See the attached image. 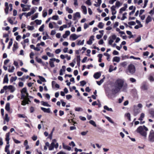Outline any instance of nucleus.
Returning a JSON list of instances; mask_svg holds the SVG:
<instances>
[{"label":"nucleus","mask_w":154,"mask_h":154,"mask_svg":"<svg viewBox=\"0 0 154 154\" xmlns=\"http://www.w3.org/2000/svg\"><path fill=\"white\" fill-rule=\"evenodd\" d=\"M137 132L139 133L142 137L145 140H146L147 132L143 130V128L142 126L139 127L136 130Z\"/></svg>","instance_id":"f257e3e1"},{"label":"nucleus","mask_w":154,"mask_h":154,"mask_svg":"<svg viewBox=\"0 0 154 154\" xmlns=\"http://www.w3.org/2000/svg\"><path fill=\"white\" fill-rule=\"evenodd\" d=\"M124 81L122 79H118L115 82V87H118L119 89H121L123 86Z\"/></svg>","instance_id":"f03ea898"},{"label":"nucleus","mask_w":154,"mask_h":154,"mask_svg":"<svg viewBox=\"0 0 154 154\" xmlns=\"http://www.w3.org/2000/svg\"><path fill=\"white\" fill-rule=\"evenodd\" d=\"M56 140L55 139L53 140L52 143L49 147V149L50 150H52L54 148L57 149L58 147V143H57L56 144H55L56 142Z\"/></svg>","instance_id":"7ed1b4c3"},{"label":"nucleus","mask_w":154,"mask_h":154,"mask_svg":"<svg viewBox=\"0 0 154 154\" xmlns=\"http://www.w3.org/2000/svg\"><path fill=\"white\" fill-rule=\"evenodd\" d=\"M9 135L10 133L9 132L7 133L6 135L5 140L6 141L7 144H8L6 146L5 148V151L6 152L9 151V148L10 146V145L9 144V141L10 140Z\"/></svg>","instance_id":"20e7f679"},{"label":"nucleus","mask_w":154,"mask_h":154,"mask_svg":"<svg viewBox=\"0 0 154 154\" xmlns=\"http://www.w3.org/2000/svg\"><path fill=\"white\" fill-rule=\"evenodd\" d=\"M148 140L151 142H154V131L153 130H151L149 134L148 137Z\"/></svg>","instance_id":"39448f33"},{"label":"nucleus","mask_w":154,"mask_h":154,"mask_svg":"<svg viewBox=\"0 0 154 154\" xmlns=\"http://www.w3.org/2000/svg\"><path fill=\"white\" fill-rule=\"evenodd\" d=\"M128 70L129 72L131 74L135 73V68L134 66L132 64H130L128 66Z\"/></svg>","instance_id":"423d86ee"},{"label":"nucleus","mask_w":154,"mask_h":154,"mask_svg":"<svg viewBox=\"0 0 154 154\" xmlns=\"http://www.w3.org/2000/svg\"><path fill=\"white\" fill-rule=\"evenodd\" d=\"M4 88L5 89V90H7L8 89L10 90L11 92H13L15 90L13 86L11 85H9L8 86L5 85L4 86Z\"/></svg>","instance_id":"0eeeda50"},{"label":"nucleus","mask_w":154,"mask_h":154,"mask_svg":"<svg viewBox=\"0 0 154 154\" xmlns=\"http://www.w3.org/2000/svg\"><path fill=\"white\" fill-rule=\"evenodd\" d=\"M20 99H25V100L26 101V103L31 102V101L29 100V99L26 96L25 94H22V95H21Z\"/></svg>","instance_id":"6e6552de"},{"label":"nucleus","mask_w":154,"mask_h":154,"mask_svg":"<svg viewBox=\"0 0 154 154\" xmlns=\"http://www.w3.org/2000/svg\"><path fill=\"white\" fill-rule=\"evenodd\" d=\"M124 7L121 8L119 10V13L120 14L122 13L123 11H125L126 9L127 8V4H124Z\"/></svg>","instance_id":"1a4fd4ad"},{"label":"nucleus","mask_w":154,"mask_h":154,"mask_svg":"<svg viewBox=\"0 0 154 154\" xmlns=\"http://www.w3.org/2000/svg\"><path fill=\"white\" fill-rule=\"evenodd\" d=\"M36 61L38 63H42L43 66H45V65L44 63L42 61V59L40 58H38L37 57L35 58Z\"/></svg>","instance_id":"9d476101"},{"label":"nucleus","mask_w":154,"mask_h":154,"mask_svg":"<svg viewBox=\"0 0 154 154\" xmlns=\"http://www.w3.org/2000/svg\"><path fill=\"white\" fill-rule=\"evenodd\" d=\"M116 7L114 5L112 6L111 8L112 11V14L113 15H115L116 14V11L115 9Z\"/></svg>","instance_id":"9b49d317"},{"label":"nucleus","mask_w":154,"mask_h":154,"mask_svg":"<svg viewBox=\"0 0 154 154\" xmlns=\"http://www.w3.org/2000/svg\"><path fill=\"white\" fill-rule=\"evenodd\" d=\"M101 75L100 72H97L95 73L94 75V77L95 79H98L100 76Z\"/></svg>","instance_id":"f8f14e48"},{"label":"nucleus","mask_w":154,"mask_h":154,"mask_svg":"<svg viewBox=\"0 0 154 154\" xmlns=\"http://www.w3.org/2000/svg\"><path fill=\"white\" fill-rule=\"evenodd\" d=\"M41 109L44 112L49 113L50 112V108H48V109L45 108L43 107H41Z\"/></svg>","instance_id":"ddd939ff"},{"label":"nucleus","mask_w":154,"mask_h":154,"mask_svg":"<svg viewBox=\"0 0 154 154\" xmlns=\"http://www.w3.org/2000/svg\"><path fill=\"white\" fill-rule=\"evenodd\" d=\"M4 124H5V121L8 122L9 121V118L8 117V114H6L5 115V117L4 119Z\"/></svg>","instance_id":"4468645a"},{"label":"nucleus","mask_w":154,"mask_h":154,"mask_svg":"<svg viewBox=\"0 0 154 154\" xmlns=\"http://www.w3.org/2000/svg\"><path fill=\"white\" fill-rule=\"evenodd\" d=\"M18 48V46H17V43L16 42H15L13 45V49H12L13 51L14 52Z\"/></svg>","instance_id":"2eb2a0df"},{"label":"nucleus","mask_w":154,"mask_h":154,"mask_svg":"<svg viewBox=\"0 0 154 154\" xmlns=\"http://www.w3.org/2000/svg\"><path fill=\"white\" fill-rule=\"evenodd\" d=\"M63 149H67L69 151L71 149V148L69 146L64 145L63 143Z\"/></svg>","instance_id":"dca6fc26"},{"label":"nucleus","mask_w":154,"mask_h":154,"mask_svg":"<svg viewBox=\"0 0 154 154\" xmlns=\"http://www.w3.org/2000/svg\"><path fill=\"white\" fill-rule=\"evenodd\" d=\"M81 8L82 9V11L84 14H86L87 13V10L85 6L84 5H82Z\"/></svg>","instance_id":"f3484780"},{"label":"nucleus","mask_w":154,"mask_h":154,"mask_svg":"<svg viewBox=\"0 0 154 154\" xmlns=\"http://www.w3.org/2000/svg\"><path fill=\"white\" fill-rule=\"evenodd\" d=\"M149 113L152 118H154V109H149Z\"/></svg>","instance_id":"a211bd4d"},{"label":"nucleus","mask_w":154,"mask_h":154,"mask_svg":"<svg viewBox=\"0 0 154 154\" xmlns=\"http://www.w3.org/2000/svg\"><path fill=\"white\" fill-rule=\"evenodd\" d=\"M121 89H119L118 87H115V89H113L112 90V92L116 94L118 93Z\"/></svg>","instance_id":"6ab92c4d"},{"label":"nucleus","mask_w":154,"mask_h":154,"mask_svg":"<svg viewBox=\"0 0 154 154\" xmlns=\"http://www.w3.org/2000/svg\"><path fill=\"white\" fill-rule=\"evenodd\" d=\"M78 38V37L75 34H72L70 36V38H72L73 40H75L77 39Z\"/></svg>","instance_id":"aec40b11"},{"label":"nucleus","mask_w":154,"mask_h":154,"mask_svg":"<svg viewBox=\"0 0 154 154\" xmlns=\"http://www.w3.org/2000/svg\"><path fill=\"white\" fill-rule=\"evenodd\" d=\"M5 109L7 111L9 112L10 110V104L9 103H6L5 107Z\"/></svg>","instance_id":"412c9836"},{"label":"nucleus","mask_w":154,"mask_h":154,"mask_svg":"<svg viewBox=\"0 0 154 154\" xmlns=\"http://www.w3.org/2000/svg\"><path fill=\"white\" fill-rule=\"evenodd\" d=\"M8 75L7 74L6 75L4 78L3 83H8Z\"/></svg>","instance_id":"4be33fe9"},{"label":"nucleus","mask_w":154,"mask_h":154,"mask_svg":"<svg viewBox=\"0 0 154 154\" xmlns=\"http://www.w3.org/2000/svg\"><path fill=\"white\" fill-rule=\"evenodd\" d=\"M152 20L150 16H148L146 20V23L148 24L149 23L151 22Z\"/></svg>","instance_id":"5701e85b"},{"label":"nucleus","mask_w":154,"mask_h":154,"mask_svg":"<svg viewBox=\"0 0 154 154\" xmlns=\"http://www.w3.org/2000/svg\"><path fill=\"white\" fill-rule=\"evenodd\" d=\"M120 60V58L119 57L116 56L114 57L112 61L113 62H119V61Z\"/></svg>","instance_id":"b1692460"},{"label":"nucleus","mask_w":154,"mask_h":154,"mask_svg":"<svg viewBox=\"0 0 154 154\" xmlns=\"http://www.w3.org/2000/svg\"><path fill=\"white\" fill-rule=\"evenodd\" d=\"M42 104L44 106H47L48 107H50L51 106L48 104V103L44 101H42L41 102Z\"/></svg>","instance_id":"393cba45"},{"label":"nucleus","mask_w":154,"mask_h":154,"mask_svg":"<svg viewBox=\"0 0 154 154\" xmlns=\"http://www.w3.org/2000/svg\"><path fill=\"white\" fill-rule=\"evenodd\" d=\"M66 10L69 13L71 14L73 12V11L72 9L70 8H69L68 7H66Z\"/></svg>","instance_id":"a878e982"},{"label":"nucleus","mask_w":154,"mask_h":154,"mask_svg":"<svg viewBox=\"0 0 154 154\" xmlns=\"http://www.w3.org/2000/svg\"><path fill=\"white\" fill-rule=\"evenodd\" d=\"M17 79V77L16 76L12 77L10 80V82L11 83H12L14 81H15Z\"/></svg>","instance_id":"bb28decb"},{"label":"nucleus","mask_w":154,"mask_h":154,"mask_svg":"<svg viewBox=\"0 0 154 154\" xmlns=\"http://www.w3.org/2000/svg\"><path fill=\"white\" fill-rule=\"evenodd\" d=\"M125 116L127 117V119L129 121H131V115L129 113H128L125 114Z\"/></svg>","instance_id":"cd10ccee"},{"label":"nucleus","mask_w":154,"mask_h":154,"mask_svg":"<svg viewBox=\"0 0 154 154\" xmlns=\"http://www.w3.org/2000/svg\"><path fill=\"white\" fill-rule=\"evenodd\" d=\"M38 17V13H36L35 14L32 16L31 17V20H34L36 18H37Z\"/></svg>","instance_id":"c85d7f7f"},{"label":"nucleus","mask_w":154,"mask_h":154,"mask_svg":"<svg viewBox=\"0 0 154 154\" xmlns=\"http://www.w3.org/2000/svg\"><path fill=\"white\" fill-rule=\"evenodd\" d=\"M27 92V89L26 87L24 88H23L22 90L21 91V95L22 94H23V93H26Z\"/></svg>","instance_id":"c756f323"},{"label":"nucleus","mask_w":154,"mask_h":154,"mask_svg":"<svg viewBox=\"0 0 154 154\" xmlns=\"http://www.w3.org/2000/svg\"><path fill=\"white\" fill-rule=\"evenodd\" d=\"M105 117L110 123H112V124H113L114 123V122L109 117H108V116H105Z\"/></svg>","instance_id":"7c9ffc66"},{"label":"nucleus","mask_w":154,"mask_h":154,"mask_svg":"<svg viewBox=\"0 0 154 154\" xmlns=\"http://www.w3.org/2000/svg\"><path fill=\"white\" fill-rule=\"evenodd\" d=\"M38 77L40 79V80L41 81V82H46V80L45 78L42 76H38Z\"/></svg>","instance_id":"2f4dec72"},{"label":"nucleus","mask_w":154,"mask_h":154,"mask_svg":"<svg viewBox=\"0 0 154 154\" xmlns=\"http://www.w3.org/2000/svg\"><path fill=\"white\" fill-rule=\"evenodd\" d=\"M49 64L51 67L53 68L55 66L53 61L50 60L49 61Z\"/></svg>","instance_id":"473e14b6"},{"label":"nucleus","mask_w":154,"mask_h":154,"mask_svg":"<svg viewBox=\"0 0 154 154\" xmlns=\"http://www.w3.org/2000/svg\"><path fill=\"white\" fill-rule=\"evenodd\" d=\"M103 25L102 22H100L98 25V27L100 29H102L103 28Z\"/></svg>","instance_id":"72a5a7b5"},{"label":"nucleus","mask_w":154,"mask_h":154,"mask_svg":"<svg viewBox=\"0 0 154 154\" xmlns=\"http://www.w3.org/2000/svg\"><path fill=\"white\" fill-rule=\"evenodd\" d=\"M84 40H83L82 41H81L80 40H78L77 45H82L84 44Z\"/></svg>","instance_id":"f704fd0d"},{"label":"nucleus","mask_w":154,"mask_h":154,"mask_svg":"<svg viewBox=\"0 0 154 154\" xmlns=\"http://www.w3.org/2000/svg\"><path fill=\"white\" fill-rule=\"evenodd\" d=\"M50 60L51 61H56V62L58 63L60 62V60L58 59H56L55 58H53L50 59Z\"/></svg>","instance_id":"c9c22d12"},{"label":"nucleus","mask_w":154,"mask_h":154,"mask_svg":"<svg viewBox=\"0 0 154 154\" xmlns=\"http://www.w3.org/2000/svg\"><path fill=\"white\" fill-rule=\"evenodd\" d=\"M23 100H22L21 102V104L23 106H25L26 104H28V103H26V101L25 99H23Z\"/></svg>","instance_id":"e433bc0d"},{"label":"nucleus","mask_w":154,"mask_h":154,"mask_svg":"<svg viewBox=\"0 0 154 154\" xmlns=\"http://www.w3.org/2000/svg\"><path fill=\"white\" fill-rule=\"evenodd\" d=\"M35 22L37 25H40L42 22L41 20H36L35 21Z\"/></svg>","instance_id":"4c0bfd02"},{"label":"nucleus","mask_w":154,"mask_h":154,"mask_svg":"<svg viewBox=\"0 0 154 154\" xmlns=\"http://www.w3.org/2000/svg\"><path fill=\"white\" fill-rule=\"evenodd\" d=\"M75 17L80 18L81 17V16L79 12H76L74 14V16Z\"/></svg>","instance_id":"58836bf2"},{"label":"nucleus","mask_w":154,"mask_h":154,"mask_svg":"<svg viewBox=\"0 0 154 154\" xmlns=\"http://www.w3.org/2000/svg\"><path fill=\"white\" fill-rule=\"evenodd\" d=\"M89 122L90 124L93 125L94 127L96 126V125L95 122L93 120H91L89 121Z\"/></svg>","instance_id":"ea45409f"},{"label":"nucleus","mask_w":154,"mask_h":154,"mask_svg":"<svg viewBox=\"0 0 154 154\" xmlns=\"http://www.w3.org/2000/svg\"><path fill=\"white\" fill-rule=\"evenodd\" d=\"M45 27L44 24L42 25L39 28V30L40 32H42L44 30V28Z\"/></svg>","instance_id":"a19ab883"},{"label":"nucleus","mask_w":154,"mask_h":154,"mask_svg":"<svg viewBox=\"0 0 154 154\" xmlns=\"http://www.w3.org/2000/svg\"><path fill=\"white\" fill-rule=\"evenodd\" d=\"M14 69V66H12L11 68H9L8 69V71L10 72H13Z\"/></svg>","instance_id":"79ce46f5"},{"label":"nucleus","mask_w":154,"mask_h":154,"mask_svg":"<svg viewBox=\"0 0 154 154\" xmlns=\"http://www.w3.org/2000/svg\"><path fill=\"white\" fill-rule=\"evenodd\" d=\"M80 83L81 85L82 86H84L86 84V82L84 80L80 81Z\"/></svg>","instance_id":"37998d69"},{"label":"nucleus","mask_w":154,"mask_h":154,"mask_svg":"<svg viewBox=\"0 0 154 154\" xmlns=\"http://www.w3.org/2000/svg\"><path fill=\"white\" fill-rule=\"evenodd\" d=\"M127 14V13L126 12H125L123 14L122 17L121 18V20H123L127 18L125 16V15H126Z\"/></svg>","instance_id":"c03bdc74"},{"label":"nucleus","mask_w":154,"mask_h":154,"mask_svg":"<svg viewBox=\"0 0 154 154\" xmlns=\"http://www.w3.org/2000/svg\"><path fill=\"white\" fill-rule=\"evenodd\" d=\"M142 88L144 90H147V88L146 85V84L143 85L142 86Z\"/></svg>","instance_id":"a18cd8bd"},{"label":"nucleus","mask_w":154,"mask_h":154,"mask_svg":"<svg viewBox=\"0 0 154 154\" xmlns=\"http://www.w3.org/2000/svg\"><path fill=\"white\" fill-rule=\"evenodd\" d=\"M46 54L50 57H53L54 56V55L53 54H51L49 52H47Z\"/></svg>","instance_id":"49530a36"},{"label":"nucleus","mask_w":154,"mask_h":154,"mask_svg":"<svg viewBox=\"0 0 154 154\" xmlns=\"http://www.w3.org/2000/svg\"><path fill=\"white\" fill-rule=\"evenodd\" d=\"M120 6V2L119 1H117L116 2V5L115 7H119Z\"/></svg>","instance_id":"de8ad7c7"},{"label":"nucleus","mask_w":154,"mask_h":154,"mask_svg":"<svg viewBox=\"0 0 154 154\" xmlns=\"http://www.w3.org/2000/svg\"><path fill=\"white\" fill-rule=\"evenodd\" d=\"M128 24L130 26L134 25L136 24V23L134 21H131L128 22Z\"/></svg>","instance_id":"09e8293b"},{"label":"nucleus","mask_w":154,"mask_h":154,"mask_svg":"<svg viewBox=\"0 0 154 154\" xmlns=\"http://www.w3.org/2000/svg\"><path fill=\"white\" fill-rule=\"evenodd\" d=\"M27 28L28 29V30H32L34 29V27L33 26H28L27 27Z\"/></svg>","instance_id":"8fccbe9b"},{"label":"nucleus","mask_w":154,"mask_h":154,"mask_svg":"<svg viewBox=\"0 0 154 154\" xmlns=\"http://www.w3.org/2000/svg\"><path fill=\"white\" fill-rule=\"evenodd\" d=\"M18 116L19 118H27L26 116L21 114H18Z\"/></svg>","instance_id":"3c124183"},{"label":"nucleus","mask_w":154,"mask_h":154,"mask_svg":"<svg viewBox=\"0 0 154 154\" xmlns=\"http://www.w3.org/2000/svg\"><path fill=\"white\" fill-rule=\"evenodd\" d=\"M85 3L88 5H91V0H87L85 2Z\"/></svg>","instance_id":"603ef678"},{"label":"nucleus","mask_w":154,"mask_h":154,"mask_svg":"<svg viewBox=\"0 0 154 154\" xmlns=\"http://www.w3.org/2000/svg\"><path fill=\"white\" fill-rule=\"evenodd\" d=\"M141 37L140 36H139L137 38H136L135 41V42H139L140 40H141Z\"/></svg>","instance_id":"864d4df0"},{"label":"nucleus","mask_w":154,"mask_h":154,"mask_svg":"<svg viewBox=\"0 0 154 154\" xmlns=\"http://www.w3.org/2000/svg\"><path fill=\"white\" fill-rule=\"evenodd\" d=\"M58 18V16L57 15H54L52 17V19L54 20H57Z\"/></svg>","instance_id":"5fc2aeb1"},{"label":"nucleus","mask_w":154,"mask_h":154,"mask_svg":"<svg viewBox=\"0 0 154 154\" xmlns=\"http://www.w3.org/2000/svg\"><path fill=\"white\" fill-rule=\"evenodd\" d=\"M149 79L150 82L154 81V78L152 76H150L149 78Z\"/></svg>","instance_id":"6e6d98bb"},{"label":"nucleus","mask_w":154,"mask_h":154,"mask_svg":"<svg viewBox=\"0 0 154 154\" xmlns=\"http://www.w3.org/2000/svg\"><path fill=\"white\" fill-rule=\"evenodd\" d=\"M75 111L79 112L80 111H82L83 109L80 107H77L75 108Z\"/></svg>","instance_id":"4d7b16f0"},{"label":"nucleus","mask_w":154,"mask_h":154,"mask_svg":"<svg viewBox=\"0 0 154 154\" xmlns=\"http://www.w3.org/2000/svg\"><path fill=\"white\" fill-rule=\"evenodd\" d=\"M130 58H132L135 60H140V57H136L133 56H131L130 57Z\"/></svg>","instance_id":"13d9d810"},{"label":"nucleus","mask_w":154,"mask_h":154,"mask_svg":"<svg viewBox=\"0 0 154 154\" xmlns=\"http://www.w3.org/2000/svg\"><path fill=\"white\" fill-rule=\"evenodd\" d=\"M35 110L33 106H31L30 107V113H32Z\"/></svg>","instance_id":"bf43d9fd"},{"label":"nucleus","mask_w":154,"mask_h":154,"mask_svg":"<svg viewBox=\"0 0 154 154\" xmlns=\"http://www.w3.org/2000/svg\"><path fill=\"white\" fill-rule=\"evenodd\" d=\"M87 54H86V55L88 57L90 56V53L91 52V51L90 50L88 49L87 50Z\"/></svg>","instance_id":"052dcab7"},{"label":"nucleus","mask_w":154,"mask_h":154,"mask_svg":"<svg viewBox=\"0 0 154 154\" xmlns=\"http://www.w3.org/2000/svg\"><path fill=\"white\" fill-rule=\"evenodd\" d=\"M130 80L132 83H134L136 82V79L133 78H130Z\"/></svg>","instance_id":"680f3d73"},{"label":"nucleus","mask_w":154,"mask_h":154,"mask_svg":"<svg viewBox=\"0 0 154 154\" xmlns=\"http://www.w3.org/2000/svg\"><path fill=\"white\" fill-rule=\"evenodd\" d=\"M8 9L9 6H8V7H6L5 9V12L6 14H7L8 13Z\"/></svg>","instance_id":"e2e57ef3"},{"label":"nucleus","mask_w":154,"mask_h":154,"mask_svg":"<svg viewBox=\"0 0 154 154\" xmlns=\"http://www.w3.org/2000/svg\"><path fill=\"white\" fill-rule=\"evenodd\" d=\"M77 62H80V55H77L76 56Z\"/></svg>","instance_id":"0e129e2a"},{"label":"nucleus","mask_w":154,"mask_h":154,"mask_svg":"<svg viewBox=\"0 0 154 154\" xmlns=\"http://www.w3.org/2000/svg\"><path fill=\"white\" fill-rule=\"evenodd\" d=\"M87 43L88 45H91L92 43V40L89 39V40L87 41Z\"/></svg>","instance_id":"69168bd1"},{"label":"nucleus","mask_w":154,"mask_h":154,"mask_svg":"<svg viewBox=\"0 0 154 154\" xmlns=\"http://www.w3.org/2000/svg\"><path fill=\"white\" fill-rule=\"evenodd\" d=\"M74 5L75 6H77L78 5V0H74Z\"/></svg>","instance_id":"338daca9"},{"label":"nucleus","mask_w":154,"mask_h":154,"mask_svg":"<svg viewBox=\"0 0 154 154\" xmlns=\"http://www.w3.org/2000/svg\"><path fill=\"white\" fill-rule=\"evenodd\" d=\"M72 97V96L70 94L66 95V98L67 100H69Z\"/></svg>","instance_id":"774afa93"}]
</instances>
